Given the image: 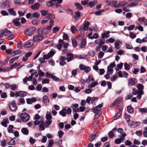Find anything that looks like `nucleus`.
Instances as JSON below:
<instances>
[{
    "mask_svg": "<svg viewBox=\"0 0 147 147\" xmlns=\"http://www.w3.org/2000/svg\"><path fill=\"white\" fill-rule=\"evenodd\" d=\"M36 28L34 27H30L26 29L24 31V34L26 35L30 36L34 33Z\"/></svg>",
    "mask_w": 147,
    "mask_h": 147,
    "instance_id": "nucleus-1",
    "label": "nucleus"
},
{
    "mask_svg": "<svg viewBox=\"0 0 147 147\" xmlns=\"http://www.w3.org/2000/svg\"><path fill=\"white\" fill-rule=\"evenodd\" d=\"M37 32L39 34L44 35L48 34L49 31H47L46 28L41 27L38 29Z\"/></svg>",
    "mask_w": 147,
    "mask_h": 147,
    "instance_id": "nucleus-2",
    "label": "nucleus"
},
{
    "mask_svg": "<svg viewBox=\"0 0 147 147\" xmlns=\"http://www.w3.org/2000/svg\"><path fill=\"white\" fill-rule=\"evenodd\" d=\"M20 118L24 122H26L28 121L29 118L30 116L26 113H22L20 115Z\"/></svg>",
    "mask_w": 147,
    "mask_h": 147,
    "instance_id": "nucleus-3",
    "label": "nucleus"
},
{
    "mask_svg": "<svg viewBox=\"0 0 147 147\" xmlns=\"http://www.w3.org/2000/svg\"><path fill=\"white\" fill-rule=\"evenodd\" d=\"M80 69L82 70H84L86 73H88L91 70L90 67L89 66H86L84 64H81L79 66Z\"/></svg>",
    "mask_w": 147,
    "mask_h": 147,
    "instance_id": "nucleus-4",
    "label": "nucleus"
},
{
    "mask_svg": "<svg viewBox=\"0 0 147 147\" xmlns=\"http://www.w3.org/2000/svg\"><path fill=\"white\" fill-rule=\"evenodd\" d=\"M9 107L12 111H15L17 109V107L15 103V101L13 100L12 102L9 104Z\"/></svg>",
    "mask_w": 147,
    "mask_h": 147,
    "instance_id": "nucleus-5",
    "label": "nucleus"
},
{
    "mask_svg": "<svg viewBox=\"0 0 147 147\" xmlns=\"http://www.w3.org/2000/svg\"><path fill=\"white\" fill-rule=\"evenodd\" d=\"M27 92L23 91H17L16 93L15 96L16 97H24L27 95Z\"/></svg>",
    "mask_w": 147,
    "mask_h": 147,
    "instance_id": "nucleus-6",
    "label": "nucleus"
},
{
    "mask_svg": "<svg viewBox=\"0 0 147 147\" xmlns=\"http://www.w3.org/2000/svg\"><path fill=\"white\" fill-rule=\"evenodd\" d=\"M66 57H65V58L67 61L68 62L73 60L76 58L75 57H74V55L71 53H67L66 54Z\"/></svg>",
    "mask_w": 147,
    "mask_h": 147,
    "instance_id": "nucleus-7",
    "label": "nucleus"
},
{
    "mask_svg": "<svg viewBox=\"0 0 147 147\" xmlns=\"http://www.w3.org/2000/svg\"><path fill=\"white\" fill-rule=\"evenodd\" d=\"M40 34L36 35L33 37L34 41L38 42L42 40L44 38V37L40 35Z\"/></svg>",
    "mask_w": 147,
    "mask_h": 147,
    "instance_id": "nucleus-8",
    "label": "nucleus"
},
{
    "mask_svg": "<svg viewBox=\"0 0 147 147\" xmlns=\"http://www.w3.org/2000/svg\"><path fill=\"white\" fill-rule=\"evenodd\" d=\"M137 82V80L135 78H130L128 81V84L129 86H132Z\"/></svg>",
    "mask_w": 147,
    "mask_h": 147,
    "instance_id": "nucleus-9",
    "label": "nucleus"
},
{
    "mask_svg": "<svg viewBox=\"0 0 147 147\" xmlns=\"http://www.w3.org/2000/svg\"><path fill=\"white\" fill-rule=\"evenodd\" d=\"M136 87L138 90L139 94H143V91L144 89L143 85L141 84L138 83L137 84Z\"/></svg>",
    "mask_w": 147,
    "mask_h": 147,
    "instance_id": "nucleus-10",
    "label": "nucleus"
},
{
    "mask_svg": "<svg viewBox=\"0 0 147 147\" xmlns=\"http://www.w3.org/2000/svg\"><path fill=\"white\" fill-rule=\"evenodd\" d=\"M66 60L65 57L63 56H61L59 58V64L60 65L63 66L65 65L66 63L65 60Z\"/></svg>",
    "mask_w": 147,
    "mask_h": 147,
    "instance_id": "nucleus-11",
    "label": "nucleus"
},
{
    "mask_svg": "<svg viewBox=\"0 0 147 147\" xmlns=\"http://www.w3.org/2000/svg\"><path fill=\"white\" fill-rule=\"evenodd\" d=\"M34 43V41L29 40L27 41L26 43L24 45V47L26 48H30L33 45Z\"/></svg>",
    "mask_w": 147,
    "mask_h": 147,
    "instance_id": "nucleus-12",
    "label": "nucleus"
},
{
    "mask_svg": "<svg viewBox=\"0 0 147 147\" xmlns=\"http://www.w3.org/2000/svg\"><path fill=\"white\" fill-rule=\"evenodd\" d=\"M117 1L116 0H114L110 2L108 4L109 5L115 8L118 7V4H117Z\"/></svg>",
    "mask_w": 147,
    "mask_h": 147,
    "instance_id": "nucleus-13",
    "label": "nucleus"
},
{
    "mask_svg": "<svg viewBox=\"0 0 147 147\" xmlns=\"http://www.w3.org/2000/svg\"><path fill=\"white\" fill-rule=\"evenodd\" d=\"M20 19L16 18L14 19L13 21V23L17 26H19L21 25V24L20 22Z\"/></svg>",
    "mask_w": 147,
    "mask_h": 147,
    "instance_id": "nucleus-14",
    "label": "nucleus"
},
{
    "mask_svg": "<svg viewBox=\"0 0 147 147\" xmlns=\"http://www.w3.org/2000/svg\"><path fill=\"white\" fill-rule=\"evenodd\" d=\"M110 33V31H105L103 33L101 34V37L102 38L105 39V38H108L109 37V34Z\"/></svg>",
    "mask_w": 147,
    "mask_h": 147,
    "instance_id": "nucleus-15",
    "label": "nucleus"
},
{
    "mask_svg": "<svg viewBox=\"0 0 147 147\" xmlns=\"http://www.w3.org/2000/svg\"><path fill=\"white\" fill-rule=\"evenodd\" d=\"M57 0H51V1H49L47 3V6L51 7L54 6L55 5V4L54 2H56Z\"/></svg>",
    "mask_w": 147,
    "mask_h": 147,
    "instance_id": "nucleus-16",
    "label": "nucleus"
},
{
    "mask_svg": "<svg viewBox=\"0 0 147 147\" xmlns=\"http://www.w3.org/2000/svg\"><path fill=\"white\" fill-rule=\"evenodd\" d=\"M59 44L57 45V47L58 49H61L63 44L65 42L63 40L59 39Z\"/></svg>",
    "mask_w": 147,
    "mask_h": 147,
    "instance_id": "nucleus-17",
    "label": "nucleus"
},
{
    "mask_svg": "<svg viewBox=\"0 0 147 147\" xmlns=\"http://www.w3.org/2000/svg\"><path fill=\"white\" fill-rule=\"evenodd\" d=\"M43 101L45 105H47L49 102V100L47 96H45L43 97Z\"/></svg>",
    "mask_w": 147,
    "mask_h": 147,
    "instance_id": "nucleus-18",
    "label": "nucleus"
},
{
    "mask_svg": "<svg viewBox=\"0 0 147 147\" xmlns=\"http://www.w3.org/2000/svg\"><path fill=\"white\" fill-rule=\"evenodd\" d=\"M97 3V0H93L92 1L89 2L88 5L90 8H92L94 7Z\"/></svg>",
    "mask_w": 147,
    "mask_h": 147,
    "instance_id": "nucleus-19",
    "label": "nucleus"
},
{
    "mask_svg": "<svg viewBox=\"0 0 147 147\" xmlns=\"http://www.w3.org/2000/svg\"><path fill=\"white\" fill-rule=\"evenodd\" d=\"M89 24L90 23L89 22H84V25L82 26L83 30L84 31H86L88 28Z\"/></svg>",
    "mask_w": 147,
    "mask_h": 147,
    "instance_id": "nucleus-20",
    "label": "nucleus"
},
{
    "mask_svg": "<svg viewBox=\"0 0 147 147\" xmlns=\"http://www.w3.org/2000/svg\"><path fill=\"white\" fill-rule=\"evenodd\" d=\"M39 4L38 3H37L34 4L32 5L31 7L32 10H35L36 9H38L39 8Z\"/></svg>",
    "mask_w": 147,
    "mask_h": 147,
    "instance_id": "nucleus-21",
    "label": "nucleus"
},
{
    "mask_svg": "<svg viewBox=\"0 0 147 147\" xmlns=\"http://www.w3.org/2000/svg\"><path fill=\"white\" fill-rule=\"evenodd\" d=\"M122 99V98L121 97L118 98L112 104V105L114 106L116 105L117 104H119Z\"/></svg>",
    "mask_w": 147,
    "mask_h": 147,
    "instance_id": "nucleus-22",
    "label": "nucleus"
},
{
    "mask_svg": "<svg viewBox=\"0 0 147 147\" xmlns=\"http://www.w3.org/2000/svg\"><path fill=\"white\" fill-rule=\"evenodd\" d=\"M66 109L63 108L62 110L59 112V114L63 117H65L66 115Z\"/></svg>",
    "mask_w": 147,
    "mask_h": 147,
    "instance_id": "nucleus-23",
    "label": "nucleus"
},
{
    "mask_svg": "<svg viewBox=\"0 0 147 147\" xmlns=\"http://www.w3.org/2000/svg\"><path fill=\"white\" fill-rule=\"evenodd\" d=\"M40 16V14L39 13L35 12L32 14V19L33 18H36L37 19L39 18Z\"/></svg>",
    "mask_w": 147,
    "mask_h": 147,
    "instance_id": "nucleus-24",
    "label": "nucleus"
},
{
    "mask_svg": "<svg viewBox=\"0 0 147 147\" xmlns=\"http://www.w3.org/2000/svg\"><path fill=\"white\" fill-rule=\"evenodd\" d=\"M9 1L8 0H5V1L3 3V5H4V9H6L10 7L9 4Z\"/></svg>",
    "mask_w": 147,
    "mask_h": 147,
    "instance_id": "nucleus-25",
    "label": "nucleus"
},
{
    "mask_svg": "<svg viewBox=\"0 0 147 147\" xmlns=\"http://www.w3.org/2000/svg\"><path fill=\"white\" fill-rule=\"evenodd\" d=\"M21 131L22 133L25 135H27L29 133V131L28 129L26 128H23L21 129Z\"/></svg>",
    "mask_w": 147,
    "mask_h": 147,
    "instance_id": "nucleus-26",
    "label": "nucleus"
},
{
    "mask_svg": "<svg viewBox=\"0 0 147 147\" xmlns=\"http://www.w3.org/2000/svg\"><path fill=\"white\" fill-rule=\"evenodd\" d=\"M75 5L77 9L78 10H81L83 9V7L82 5L79 3H76Z\"/></svg>",
    "mask_w": 147,
    "mask_h": 147,
    "instance_id": "nucleus-27",
    "label": "nucleus"
},
{
    "mask_svg": "<svg viewBox=\"0 0 147 147\" xmlns=\"http://www.w3.org/2000/svg\"><path fill=\"white\" fill-rule=\"evenodd\" d=\"M9 123V121L8 119H4V121H2L1 123V124L3 126L7 127V123Z\"/></svg>",
    "mask_w": 147,
    "mask_h": 147,
    "instance_id": "nucleus-28",
    "label": "nucleus"
},
{
    "mask_svg": "<svg viewBox=\"0 0 147 147\" xmlns=\"http://www.w3.org/2000/svg\"><path fill=\"white\" fill-rule=\"evenodd\" d=\"M98 84V83L96 81H95L94 82H92L90 85H89L88 87L89 88H93L97 85Z\"/></svg>",
    "mask_w": 147,
    "mask_h": 147,
    "instance_id": "nucleus-29",
    "label": "nucleus"
},
{
    "mask_svg": "<svg viewBox=\"0 0 147 147\" xmlns=\"http://www.w3.org/2000/svg\"><path fill=\"white\" fill-rule=\"evenodd\" d=\"M127 111L129 113H133L134 112V109L133 107L131 106H128L127 108Z\"/></svg>",
    "mask_w": 147,
    "mask_h": 147,
    "instance_id": "nucleus-30",
    "label": "nucleus"
},
{
    "mask_svg": "<svg viewBox=\"0 0 147 147\" xmlns=\"http://www.w3.org/2000/svg\"><path fill=\"white\" fill-rule=\"evenodd\" d=\"M13 127H14L13 125H9L8 127L7 128L8 132L10 133H13Z\"/></svg>",
    "mask_w": 147,
    "mask_h": 147,
    "instance_id": "nucleus-31",
    "label": "nucleus"
},
{
    "mask_svg": "<svg viewBox=\"0 0 147 147\" xmlns=\"http://www.w3.org/2000/svg\"><path fill=\"white\" fill-rule=\"evenodd\" d=\"M52 122V120H46L45 121V127L46 128L49 127L50 125L51 124Z\"/></svg>",
    "mask_w": 147,
    "mask_h": 147,
    "instance_id": "nucleus-32",
    "label": "nucleus"
},
{
    "mask_svg": "<svg viewBox=\"0 0 147 147\" xmlns=\"http://www.w3.org/2000/svg\"><path fill=\"white\" fill-rule=\"evenodd\" d=\"M124 140V139L120 138H119L116 139L115 141V142L117 144H119Z\"/></svg>",
    "mask_w": 147,
    "mask_h": 147,
    "instance_id": "nucleus-33",
    "label": "nucleus"
},
{
    "mask_svg": "<svg viewBox=\"0 0 147 147\" xmlns=\"http://www.w3.org/2000/svg\"><path fill=\"white\" fill-rule=\"evenodd\" d=\"M72 46L74 47H76L77 45V41L75 38L71 39Z\"/></svg>",
    "mask_w": 147,
    "mask_h": 147,
    "instance_id": "nucleus-34",
    "label": "nucleus"
},
{
    "mask_svg": "<svg viewBox=\"0 0 147 147\" xmlns=\"http://www.w3.org/2000/svg\"><path fill=\"white\" fill-rule=\"evenodd\" d=\"M123 65V63H120L119 64L117 65V67H115V70L116 71H118L119 69H121L122 68V66Z\"/></svg>",
    "mask_w": 147,
    "mask_h": 147,
    "instance_id": "nucleus-35",
    "label": "nucleus"
},
{
    "mask_svg": "<svg viewBox=\"0 0 147 147\" xmlns=\"http://www.w3.org/2000/svg\"><path fill=\"white\" fill-rule=\"evenodd\" d=\"M127 3H126L124 2H119L118 4V7H122L123 8L124 6L126 5H127Z\"/></svg>",
    "mask_w": 147,
    "mask_h": 147,
    "instance_id": "nucleus-36",
    "label": "nucleus"
},
{
    "mask_svg": "<svg viewBox=\"0 0 147 147\" xmlns=\"http://www.w3.org/2000/svg\"><path fill=\"white\" fill-rule=\"evenodd\" d=\"M46 17L50 19H54L55 18V16L54 15L49 13H48V14H47V15H46Z\"/></svg>",
    "mask_w": 147,
    "mask_h": 147,
    "instance_id": "nucleus-37",
    "label": "nucleus"
},
{
    "mask_svg": "<svg viewBox=\"0 0 147 147\" xmlns=\"http://www.w3.org/2000/svg\"><path fill=\"white\" fill-rule=\"evenodd\" d=\"M132 122L134 128L136 127L140 124V122L139 121L134 122L133 121H132Z\"/></svg>",
    "mask_w": 147,
    "mask_h": 147,
    "instance_id": "nucleus-38",
    "label": "nucleus"
},
{
    "mask_svg": "<svg viewBox=\"0 0 147 147\" xmlns=\"http://www.w3.org/2000/svg\"><path fill=\"white\" fill-rule=\"evenodd\" d=\"M3 31L4 33V35L5 36H7L8 35L11 34V32L9 30L7 29H4Z\"/></svg>",
    "mask_w": 147,
    "mask_h": 147,
    "instance_id": "nucleus-39",
    "label": "nucleus"
},
{
    "mask_svg": "<svg viewBox=\"0 0 147 147\" xmlns=\"http://www.w3.org/2000/svg\"><path fill=\"white\" fill-rule=\"evenodd\" d=\"M22 53L21 51L20 50H18L14 51L12 52L11 54L12 56H14L16 55H17L18 54H21Z\"/></svg>",
    "mask_w": 147,
    "mask_h": 147,
    "instance_id": "nucleus-40",
    "label": "nucleus"
},
{
    "mask_svg": "<svg viewBox=\"0 0 147 147\" xmlns=\"http://www.w3.org/2000/svg\"><path fill=\"white\" fill-rule=\"evenodd\" d=\"M86 42V40L83 39L81 41L80 47L81 48H84L85 46Z\"/></svg>",
    "mask_w": 147,
    "mask_h": 147,
    "instance_id": "nucleus-41",
    "label": "nucleus"
},
{
    "mask_svg": "<svg viewBox=\"0 0 147 147\" xmlns=\"http://www.w3.org/2000/svg\"><path fill=\"white\" fill-rule=\"evenodd\" d=\"M18 86L17 84H13L11 86L10 89L12 90H15L18 88Z\"/></svg>",
    "mask_w": 147,
    "mask_h": 147,
    "instance_id": "nucleus-42",
    "label": "nucleus"
},
{
    "mask_svg": "<svg viewBox=\"0 0 147 147\" xmlns=\"http://www.w3.org/2000/svg\"><path fill=\"white\" fill-rule=\"evenodd\" d=\"M39 23V20L37 19H36L32 21V24L34 25H37Z\"/></svg>",
    "mask_w": 147,
    "mask_h": 147,
    "instance_id": "nucleus-43",
    "label": "nucleus"
},
{
    "mask_svg": "<svg viewBox=\"0 0 147 147\" xmlns=\"http://www.w3.org/2000/svg\"><path fill=\"white\" fill-rule=\"evenodd\" d=\"M105 40L103 38L100 39V41L98 43V45L102 47V46L105 43Z\"/></svg>",
    "mask_w": 147,
    "mask_h": 147,
    "instance_id": "nucleus-44",
    "label": "nucleus"
},
{
    "mask_svg": "<svg viewBox=\"0 0 147 147\" xmlns=\"http://www.w3.org/2000/svg\"><path fill=\"white\" fill-rule=\"evenodd\" d=\"M8 11L11 15L13 16H15L16 15V12L14 11L12 8L9 9Z\"/></svg>",
    "mask_w": 147,
    "mask_h": 147,
    "instance_id": "nucleus-45",
    "label": "nucleus"
},
{
    "mask_svg": "<svg viewBox=\"0 0 147 147\" xmlns=\"http://www.w3.org/2000/svg\"><path fill=\"white\" fill-rule=\"evenodd\" d=\"M75 14L76 15L73 16V17L77 19V18L80 16L81 13L79 11H77L75 13Z\"/></svg>",
    "mask_w": 147,
    "mask_h": 147,
    "instance_id": "nucleus-46",
    "label": "nucleus"
},
{
    "mask_svg": "<svg viewBox=\"0 0 147 147\" xmlns=\"http://www.w3.org/2000/svg\"><path fill=\"white\" fill-rule=\"evenodd\" d=\"M109 137L110 138H112L115 136V134H114L113 131H110L108 133Z\"/></svg>",
    "mask_w": 147,
    "mask_h": 147,
    "instance_id": "nucleus-47",
    "label": "nucleus"
},
{
    "mask_svg": "<svg viewBox=\"0 0 147 147\" xmlns=\"http://www.w3.org/2000/svg\"><path fill=\"white\" fill-rule=\"evenodd\" d=\"M88 78L90 83V82H93L94 80L93 77L91 75H89Z\"/></svg>",
    "mask_w": 147,
    "mask_h": 147,
    "instance_id": "nucleus-48",
    "label": "nucleus"
},
{
    "mask_svg": "<svg viewBox=\"0 0 147 147\" xmlns=\"http://www.w3.org/2000/svg\"><path fill=\"white\" fill-rule=\"evenodd\" d=\"M63 0H57V2H56L55 5L56 6V7H58L61 6V5L59 4L61 3Z\"/></svg>",
    "mask_w": 147,
    "mask_h": 147,
    "instance_id": "nucleus-49",
    "label": "nucleus"
},
{
    "mask_svg": "<svg viewBox=\"0 0 147 147\" xmlns=\"http://www.w3.org/2000/svg\"><path fill=\"white\" fill-rule=\"evenodd\" d=\"M34 76V74L32 73L31 75L28 77L26 76V78H27L28 81H33V77Z\"/></svg>",
    "mask_w": 147,
    "mask_h": 147,
    "instance_id": "nucleus-50",
    "label": "nucleus"
},
{
    "mask_svg": "<svg viewBox=\"0 0 147 147\" xmlns=\"http://www.w3.org/2000/svg\"><path fill=\"white\" fill-rule=\"evenodd\" d=\"M49 80L48 79H44L42 81V84H49Z\"/></svg>",
    "mask_w": 147,
    "mask_h": 147,
    "instance_id": "nucleus-51",
    "label": "nucleus"
},
{
    "mask_svg": "<svg viewBox=\"0 0 147 147\" xmlns=\"http://www.w3.org/2000/svg\"><path fill=\"white\" fill-rule=\"evenodd\" d=\"M71 30L72 32L74 34L75 33L77 30L76 28L74 26L71 27Z\"/></svg>",
    "mask_w": 147,
    "mask_h": 147,
    "instance_id": "nucleus-52",
    "label": "nucleus"
},
{
    "mask_svg": "<svg viewBox=\"0 0 147 147\" xmlns=\"http://www.w3.org/2000/svg\"><path fill=\"white\" fill-rule=\"evenodd\" d=\"M59 28L57 27H55L53 28V32L55 33L59 31Z\"/></svg>",
    "mask_w": 147,
    "mask_h": 147,
    "instance_id": "nucleus-53",
    "label": "nucleus"
},
{
    "mask_svg": "<svg viewBox=\"0 0 147 147\" xmlns=\"http://www.w3.org/2000/svg\"><path fill=\"white\" fill-rule=\"evenodd\" d=\"M46 120H52V117L50 114H47L46 115Z\"/></svg>",
    "mask_w": 147,
    "mask_h": 147,
    "instance_id": "nucleus-54",
    "label": "nucleus"
},
{
    "mask_svg": "<svg viewBox=\"0 0 147 147\" xmlns=\"http://www.w3.org/2000/svg\"><path fill=\"white\" fill-rule=\"evenodd\" d=\"M96 137V134H94L90 136L89 137V140L90 142L92 141Z\"/></svg>",
    "mask_w": 147,
    "mask_h": 147,
    "instance_id": "nucleus-55",
    "label": "nucleus"
},
{
    "mask_svg": "<svg viewBox=\"0 0 147 147\" xmlns=\"http://www.w3.org/2000/svg\"><path fill=\"white\" fill-rule=\"evenodd\" d=\"M20 63H15L13 65H11L10 66L11 69H12L13 68L15 67L16 66H20Z\"/></svg>",
    "mask_w": 147,
    "mask_h": 147,
    "instance_id": "nucleus-56",
    "label": "nucleus"
},
{
    "mask_svg": "<svg viewBox=\"0 0 147 147\" xmlns=\"http://www.w3.org/2000/svg\"><path fill=\"white\" fill-rule=\"evenodd\" d=\"M145 19L144 17L140 18L138 19V20L141 24L144 23Z\"/></svg>",
    "mask_w": 147,
    "mask_h": 147,
    "instance_id": "nucleus-57",
    "label": "nucleus"
},
{
    "mask_svg": "<svg viewBox=\"0 0 147 147\" xmlns=\"http://www.w3.org/2000/svg\"><path fill=\"white\" fill-rule=\"evenodd\" d=\"M100 110L98 108H97L96 107H94L92 108V111L94 113H96Z\"/></svg>",
    "mask_w": 147,
    "mask_h": 147,
    "instance_id": "nucleus-58",
    "label": "nucleus"
},
{
    "mask_svg": "<svg viewBox=\"0 0 147 147\" xmlns=\"http://www.w3.org/2000/svg\"><path fill=\"white\" fill-rule=\"evenodd\" d=\"M96 113V114L95 115L94 117V119H96L98 118L102 114V112L101 111H99L97 112Z\"/></svg>",
    "mask_w": 147,
    "mask_h": 147,
    "instance_id": "nucleus-59",
    "label": "nucleus"
},
{
    "mask_svg": "<svg viewBox=\"0 0 147 147\" xmlns=\"http://www.w3.org/2000/svg\"><path fill=\"white\" fill-rule=\"evenodd\" d=\"M98 36V34L97 33H95L93 34L92 36L90 37L89 38L91 39H93V38H97Z\"/></svg>",
    "mask_w": 147,
    "mask_h": 147,
    "instance_id": "nucleus-60",
    "label": "nucleus"
},
{
    "mask_svg": "<svg viewBox=\"0 0 147 147\" xmlns=\"http://www.w3.org/2000/svg\"><path fill=\"white\" fill-rule=\"evenodd\" d=\"M36 142V140L33 139L32 137H30L29 139V142L31 144H33L35 143Z\"/></svg>",
    "mask_w": 147,
    "mask_h": 147,
    "instance_id": "nucleus-61",
    "label": "nucleus"
},
{
    "mask_svg": "<svg viewBox=\"0 0 147 147\" xmlns=\"http://www.w3.org/2000/svg\"><path fill=\"white\" fill-rule=\"evenodd\" d=\"M124 66L125 69L127 70H129L130 69V66L128 65V64L127 63H124Z\"/></svg>",
    "mask_w": 147,
    "mask_h": 147,
    "instance_id": "nucleus-62",
    "label": "nucleus"
},
{
    "mask_svg": "<svg viewBox=\"0 0 147 147\" xmlns=\"http://www.w3.org/2000/svg\"><path fill=\"white\" fill-rule=\"evenodd\" d=\"M40 12L42 14V15L43 16H46V15L48 14V11H47L42 10H41Z\"/></svg>",
    "mask_w": 147,
    "mask_h": 147,
    "instance_id": "nucleus-63",
    "label": "nucleus"
},
{
    "mask_svg": "<svg viewBox=\"0 0 147 147\" xmlns=\"http://www.w3.org/2000/svg\"><path fill=\"white\" fill-rule=\"evenodd\" d=\"M104 53L102 51H100L98 54V56L99 58L101 59L103 57Z\"/></svg>",
    "mask_w": 147,
    "mask_h": 147,
    "instance_id": "nucleus-64",
    "label": "nucleus"
}]
</instances>
